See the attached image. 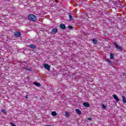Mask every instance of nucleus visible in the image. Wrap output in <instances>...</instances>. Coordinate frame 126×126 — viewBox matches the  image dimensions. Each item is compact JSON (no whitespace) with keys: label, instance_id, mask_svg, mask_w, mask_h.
Masks as SVG:
<instances>
[{"label":"nucleus","instance_id":"f257e3e1","mask_svg":"<svg viewBox=\"0 0 126 126\" xmlns=\"http://www.w3.org/2000/svg\"><path fill=\"white\" fill-rule=\"evenodd\" d=\"M28 18L31 21H37V17L33 14L29 15Z\"/></svg>","mask_w":126,"mask_h":126},{"label":"nucleus","instance_id":"f03ea898","mask_svg":"<svg viewBox=\"0 0 126 126\" xmlns=\"http://www.w3.org/2000/svg\"><path fill=\"white\" fill-rule=\"evenodd\" d=\"M58 28L53 29L51 31L50 33L52 34H57L58 33Z\"/></svg>","mask_w":126,"mask_h":126},{"label":"nucleus","instance_id":"7ed1b4c3","mask_svg":"<svg viewBox=\"0 0 126 126\" xmlns=\"http://www.w3.org/2000/svg\"><path fill=\"white\" fill-rule=\"evenodd\" d=\"M14 35L15 37H20V36H21V32H15Z\"/></svg>","mask_w":126,"mask_h":126},{"label":"nucleus","instance_id":"20e7f679","mask_svg":"<svg viewBox=\"0 0 126 126\" xmlns=\"http://www.w3.org/2000/svg\"><path fill=\"white\" fill-rule=\"evenodd\" d=\"M114 45L117 49H118V50H120V51H122V50H123L122 47L121 46H119V45L117 44V42H114Z\"/></svg>","mask_w":126,"mask_h":126},{"label":"nucleus","instance_id":"39448f33","mask_svg":"<svg viewBox=\"0 0 126 126\" xmlns=\"http://www.w3.org/2000/svg\"><path fill=\"white\" fill-rule=\"evenodd\" d=\"M44 67L47 70H50L51 69V66L47 63L44 64Z\"/></svg>","mask_w":126,"mask_h":126},{"label":"nucleus","instance_id":"423d86ee","mask_svg":"<svg viewBox=\"0 0 126 126\" xmlns=\"http://www.w3.org/2000/svg\"><path fill=\"white\" fill-rule=\"evenodd\" d=\"M68 16H69V21H72V20H73V14L70 13H69Z\"/></svg>","mask_w":126,"mask_h":126},{"label":"nucleus","instance_id":"0eeeda50","mask_svg":"<svg viewBox=\"0 0 126 126\" xmlns=\"http://www.w3.org/2000/svg\"><path fill=\"white\" fill-rule=\"evenodd\" d=\"M113 97L115 99V100L117 101V102H119L120 101V99L119 98V97H118V96H117V95L113 94Z\"/></svg>","mask_w":126,"mask_h":126},{"label":"nucleus","instance_id":"6e6552de","mask_svg":"<svg viewBox=\"0 0 126 126\" xmlns=\"http://www.w3.org/2000/svg\"><path fill=\"white\" fill-rule=\"evenodd\" d=\"M60 28L61 29H63V30H64V29H65V28H66V27H65V25H64L63 24H61L60 25Z\"/></svg>","mask_w":126,"mask_h":126},{"label":"nucleus","instance_id":"1a4fd4ad","mask_svg":"<svg viewBox=\"0 0 126 126\" xmlns=\"http://www.w3.org/2000/svg\"><path fill=\"white\" fill-rule=\"evenodd\" d=\"M29 47H30V48H31V49H33V50L36 49V48H37V46L36 45H34L33 44H30Z\"/></svg>","mask_w":126,"mask_h":126},{"label":"nucleus","instance_id":"9d476101","mask_svg":"<svg viewBox=\"0 0 126 126\" xmlns=\"http://www.w3.org/2000/svg\"><path fill=\"white\" fill-rule=\"evenodd\" d=\"M83 105L85 107H86L87 108H88V107L90 106V104H89L88 102H85L83 103Z\"/></svg>","mask_w":126,"mask_h":126},{"label":"nucleus","instance_id":"9b49d317","mask_svg":"<svg viewBox=\"0 0 126 126\" xmlns=\"http://www.w3.org/2000/svg\"><path fill=\"white\" fill-rule=\"evenodd\" d=\"M75 111H76V113H77L78 115H81V111H80L79 109H76Z\"/></svg>","mask_w":126,"mask_h":126},{"label":"nucleus","instance_id":"f8f14e48","mask_svg":"<svg viewBox=\"0 0 126 126\" xmlns=\"http://www.w3.org/2000/svg\"><path fill=\"white\" fill-rule=\"evenodd\" d=\"M33 84L34 85H35V86H37V87H39V86H41V84H40L38 82H34Z\"/></svg>","mask_w":126,"mask_h":126},{"label":"nucleus","instance_id":"ddd939ff","mask_svg":"<svg viewBox=\"0 0 126 126\" xmlns=\"http://www.w3.org/2000/svg\"><path fill=\"white\" fill-rule=\"evenodd\" d=\"M92 41H93V42L94 44V45L97 44V43L98 41H97V40H96V39L93 38L92 39Z\"/></svg>","mask_w":126,"mask_h":126},{"label":"nucleus","instance_id":"4468645a","mask_svg":"<svg viewBox=\"0 0 126 126\" xmlns=\"http://www.w3.org/2000/svg\"><path fill=\"white\" fill-rule=\"evenodd\" d=\"M122 98H123V102L124 103H125V104H126V96H125V95H123L122 96Z\"/></svg>","mask_w":126,"mask_h":126},{"label":"nucleus","instance_id":"2eb2a0df","mask_svg":"<svg viewBox=\"0 0 126 126\" xmlns=\"http://www.w3.org/2000/svg\"><path fill=\"white\" fill-rule=\"evenodd\" d=\"M1 113H3L4 114H6L7 113V111L6 110L3 109L1 110Z\"/></svg>","mask_w":126,"mask_h":126},{"label":"nucleus","instance_id":"dca6fc26","mask_svg":"<svg viewBox=\"0 0 126 126\" xmlns=\"http://www.w3.org/2000/svg\"><path fill=\"white\" fill-rule=\"evenodd\" d=\"M52 115L53 117H56V116H57V112H56L55 111H53L52 112Z\"/></svg>","mask_w":126,"mask_h":126},{"label":"nucleus","instance_id":"f3484780","mask_svg":"<svg viewBox=\"0 0 126 126\" xmlns=\"http://www.w3.org/2000/svg\"><path fill=\"white\" fill-rule=\"evenodd\" d=\"M114 57H115V56L114 55V54H110V59L111 60H114Z\"/></svg>","mask_w":126,"mask_h":126},{"label":"nucleus","instance_id":"a211bd4d","mask_svg":"<svg viewBox=\"0 0 126 126\" xmlns=\"http://www.w3.org/2000/svg\"><path fill=\"white\" fill-rule=\"evenodd\" d=\"M66 117H69V113L67 112H65Z\"/></svg>","mask_w":126,"mask_h":126},{"label":"nucleus","instance_id":"6ab92c4d","mask_svg":"<svg viewBox=\"0 0 126 126\" xmlns=\"http://www.w3.org/2000/svg\"><path fill=\"white\" fill-rule=\"evenodd\" d=\"M68 28H69V29L72 30V29H73V27H72V26H69L68 27Z\"/></svg>","mask_w":126,"mask_h":126},{"label":"nucleus","instance_id":"aec40b11","mask_svg":"<svg viewBox=\"0 0 126 126\" xmlns=\"http://www.w3.org/2000/svg\"><path fill=\"white\" fill-rule=\"evenodd\" d=\"M102 109H106L107 108V106L104 104L102 105Z\"/></svg>","mask_w":126,"mask_h":126},{"label":"nucleus","instance_id":"412c9836","mask_svg":"<svg viewBox=\"0 0 126 126\" xmlns=\"http://www.w3.org/2000/svg\"><path fill=\"white\" fill-rule=\"evenodd\" d=\"M10 124L11 125V126H16V125H15V124H14L12 122H10Z\"/></svg>","mask_w":126,"mask_h":126},{"label":"nucleus","instance_id":"4be33fe9","mask_svg":"<svg viewBox=\"0 0 126 126\" xmlns=\"http://www.w3.org/2000/svg\"><path fill=\"white\" fill-rule=\"evenodd\" d=\"M107 62H108V63H111V61L109 60H106Z\"/></svg>","mask_w":126,"mask_h":126},{"label":"nucleus","instance_id":"5701e85b","mask_svg":"<svg viewBox=\"0 0 126 126\" xmlns=\"http://www.w3.org/2000/svg\"><path fill=\"white\" fill-rule=\"evenodd\" d=\"M25 98H26V99H28V95H26V96H25Z\"/></svg>","mask_w":126,"mask_h":126},{"label":"nucleus","instance_id":"b1692460","mask_svg":"<svg viewBox=\"0 0 126 126\" xmlns=\"http://www.w3.org/2000/svg\"><path fill=\"white\" fill-rule=\"evenodd\" d=\"M91 120H92V118H91L90 117L88 118L89 121H91Z\"/></svg>","mask_w":126,"mask_h":126},{"label":"nucleus","instance_id":"393cba45","mask_svg":"<svg viewBox=\"0 0 126 126\" xmlns=\"http://www.w3.org/2000/svg\"><path fill=\"white\" fill-rule=\"evenodd\" d=\"M56 0V1H57V0Z\"/></svg>","mask_w":126,"mask_h":126}]
</instances>
